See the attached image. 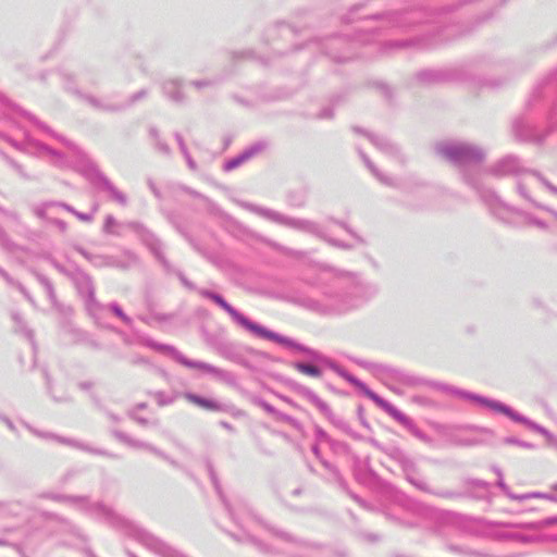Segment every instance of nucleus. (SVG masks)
<instances>
[{
  "instance_id": "nucleus-1",
  "label": "nucleus",
  "mask_w": 557,
  "mask_h": 557,
  "mask_svg": "<svg viewBox=\"0 0 557 557\" xmlns=\"http://www.w3.org/2000/svg\"><path fill=\"white\" fill-rule=\"evenodd\" d=\"M210 299H212L216 305H219L222 309H224L228 314H231L240 325H243L248 331L253 334L268 338L277 341L278 336L271 331L249 321L246 317L237 312L232 306H230L221 296L215 294H209Z\"/></svg>"
},
{
  "instance_id": "nucleus-2",
  "label": "nucleus",
  "mask_w": 557,
  "mask_h": 557,
  "mask_svg": "<svg viewBox=\"0 0 557 557\" xmlns=\"http://www.w3.org/2000/svg\"><path fill=\"white\" fill-rule=\"evenodd\" d=\"M352 383H355L357 386H359L362 392L364 393V395L367 397H369L371 400H373L379 407H381L382 409H384L385 411L392 413L394 411V407L386 403L384 399H382L380 396H377L375 393H373L372 391L368 389L366 386H363L361 383L357 382L356 380L354 379H349Z\"/></svg>"
},
{
  "instance_id": "nucleus-3",
  "label": "nucleus",
  "mask_w": 557,
  "mask_h": 557,
  "mask_svg": "<svg viewBox=\"0 0 557 557\" xmlns=\"http://www.w3.org/2000/svg\"><path fill=\"white\" fill-rule=\"evenodd\" d=\"M186 399L188 401H190L191 404L196 405V406H199L206 410H210V411H218L220 410V405L213 400H210V399H206V398H202V397H199L197 395H194V394H188L186 395Z\"/></svg>"
},
{
  "instance_id": "nucleus-4",
  "label": "nucleus",
  "mask_w": 557,
  "mask_h": 557,
  "mask_svg": "<svg viewBox=\"0 0 557 557\" xmlns=\"http://www.w3.org/2000/svg\"><path fill=\"white\" fill-rule=\"evenodd\" d=\"M177 361L186 368L198 369L203 372H212L213 371V368L211 366L203 363V362H197V361L189 360L183 356L177 357Z\"/></svg>"
},
{
  "instance_id": "nucleus-5",
  "label": "nucleus",
  "mask_w": 557,
  "mask_h": 557,
  "mask_svg": "<svg viewBox=\"0 0 557 557\" xmlns=\"http://www.w3.org/2000/svg\"><path fill=\"white\" fill-rule=\"evenodd\" d=\"M296 369L305 375H309L312 377L321 376V370L318 367L312 366V364L298 363V364H296Z\"/></svg>"
},
{
  "instance_id": "nucleus-6",
  "label": "nucleus",
  "mask_w": 557,
  "mask_h": 557,
  "mask_svg": "<svg viewBox=\"0 0 557 557\" xmlns=\"http://www.w3.org/2000/svg\"><path fill=\"white\" fill-rule=\"evenodd\" d=\"M492 407L495 409V410H498V411H502L508 416H510L511 418H516L510 411L508 408H506L505 406H503L502 404H493Z\"/></svg>"
}]
</instances>
